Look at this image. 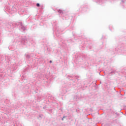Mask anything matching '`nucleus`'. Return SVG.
<instances>
[{
  "instance_id": "nucleus-1",
  "label": "nucleus",
  "mask_w": 126,
  "mask_h": 126,
  "mask_svg": "<svg viewBox=\"0 0 126 126\" xmlns=\"http://www.w3.org/2000/svg\"><path fill=\"white\" fill-rule=\"evenodd\" d=\"M36 6L38 7L40 6V4H39L38 3H36Z\"/></svg>"
},
{
  "instance_id": "nucleus-3",
  "label": "nucleus",
  "mask_w": 126,
  "mask_h": 126,
  "mask_svg": "<svg viewBox=\"0 0 126 126\" xmlns=\"http://www.w3.org/2000/svg\"><path fill=\"white\" fill-rule=\"evenodd\" d=\"M49 63H53V62H52V61H50L49 62Z\"/></svg>"
},
{
  "instance_id": "nucleus-4",
  "label": "nucleus",
  "mask_w": 126,
  "mask_h": 126,
  "mask_svg": "<svg viewBox=\"0 0 126 126\" xmlns=\"http://www.w3.org/2000/svg\"><path fill=\"white\" fill-rule=\"evenodd\" d=\"M62 121H63V118H62Z\"/></svg>"
},
{
  "instance_id": "nucleus-2",
  "label": "nucleus",
  "mask_w": 126,
  "mask_h": 126,
  "mask_svg": "<svg viewBox=\"0 0 126 126\" xmlns=\"http://www.w3.org/2000/svg\"><path fill=\"white\" fill-rule=\"evenodd\" d=\"M65 118H66V116H64L63 117V119H65Z\"/></svg>"
}]
</instances>
